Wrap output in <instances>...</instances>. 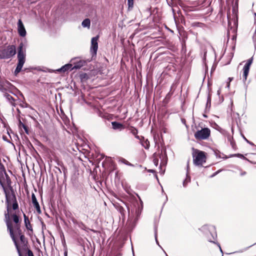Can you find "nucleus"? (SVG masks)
Masks as SVG:
<instances>
[{"instance_id": "nucleus-29", "label": "nucleus", "mask_w": 256, "mask_h": 256, "mask_svg": "<svg viewBox=\"0 0 256 256\" xmlns=\"http://www.w3.org/2000/svg\"><path fill=\"white\" fill-rule=\"evenodd\" d=\"M118 210L120 212L122 215L124 214L126 210L122 206H118Z\"/></svg>"}, {"instance_id": "nucleus-24", "label": "nucleus", "mask_w": 256, "mask_h": 256, "mask_svg": "<svg viewBox=\"0 0 256 256\" xmlns=\"http://www.w3.org/2000/svg\"><path fill=\"white\" fill-rule=\"evenodd\" d=\"M12 198L14 200V202L12 204V208L14 210H16L18 208V205L16 202L15 195H12Z\"/></svg>"}, {"instance_id": "nucleus-51", "label": "nucleus", "mask_w": 256, "mask_h": 256, "mask_svg": "<svg viewBox=\"0 0 256 256\" xmlns=\"http://www.w3.org/2000/svg\"><path fill=\"white\" fill-rule=\"evenodd\" d=\"M189 168V166H188V165H187V168L188 169Z\"/></svg>"}, {"instance_id": "nucleus-50", "label": "nucleus", "mask_w": 256, "mask_h": 256, "mask_svg": "<svg viewBox=\"0 0 256 256\" xmlns=\"http://www.w3.org/2000/svg\"><path fill=\"white\" fill-rule=\"evenodd\" d=\"M66 244V241H64V242H63V245L64 246Z\"/></svg>"}, {"instance_id": "nucleus-1", "label": "nucleus", "mask_w": 256, "mask_h": 256, "mask_svg": "<svg viewBox=\"0 0 256 256\" xmlns=\"http://www.w3.org/2000/svg\"><path fill=\"white\" fill-rule=\"evenodd\" d=\"M27 46V42L26 40L20 42L18 47V63L14 70V74L16 75L22 70L26 60V52Z\"/></svg>"}, {"instance_id": "nucleus-14", "label": "nucleus", "mask_w": 256, "mask_h": 256, "mask_svg": "<svg viewBox=\"0 0 256 256\" xmlns=\"http://www.w3.org/2000/svg\"><path fill=\"white\" fill-rule=\"evenodd\" d=\"M32 202L33 204V205L35 207L36 212L38 214H40L41 210H40V206L39 204L36 200V196L34 194H32Z\"/></svg>"}, {"instance_id": "nucleus-15", "label": "nucleus", "mask_w": 256, "mask_h": 256, "mask_svg": "<svg viewBox=\"0 0 256 256\" xmlns=\"http://www.w3.org/2000/svg\"><path fill=\"white\" fill-rule=\"evenodd\" d=\"M72 67L73 66L72 64H66L64 66H62L61 68L58 69L57 71L60 72H66L74 70V68H72Z\"/></svg>"}, {"instance_id": "nucleus-21", "label": "nucleus", "mask_w": 256, "mask_h": 256, "mask_svg": "<svg viewBox=\"0 0 256 256\" xmlns=\"http://www.w3.org/2000/svg\"><path fill=\"white\" fill-rule=\"evenodd\" d=\"M18 126L20 128H23L24 130V132H26V134H29L28 127L26 125H25L24 123H22L20 120H19V121H18Z\"/></svg>"}, {"instance_id": "nucleus-2", "label": "nucleus", "mask_w": 256, "mask_h": 256, "mask_svg": "<svg viewBox=\"0 0 256 256\" xmlns=\"http://www.w3.org/2000/svg\"><path fill=\"white\" fill-rule=\"evenodd\" d=\"M6 202L8 203L7 206V212H5L4 214V220L6 223L8 230L10 232V234L12 240H16L14 238V230L16 232H20V224H16V226L14 227V230L12 226V223L10 220V208L8 206L9 200L7 193L6 192Z\"/></svg>"}, {"instance_id": "nucleus-30", "label": "nucleus", "mask_w": 256, "mask_h": 256, "mask_svg": "<svg viewBox=\"0 0 256 256\" xmlns=\"http://www.w3.org/2000/svg\"><path fill=\"white\" fill-rule=\"evenodd\" d=\"M120 162H122L126 164L128 166H132V164H131L130 162H129L128 160H126V159L124 158H120L119 160Z\"/></svg>"}, {"instance_id": "nucleus-44", "label": "nucleus", "mask_w": 256, "mask_h": 256, "mask_svg": "<svg viewBox=\"0 0 256 256\" xmlns=\"http://www.w3.org/2000/svg\"><path fill=\"white\" fill-rule=\"evenodd\" d=\"M238 156L240 158H242V157L244 158V156L242 154H238Z\"/></svg>"}, {"instance_id": "nucleus-17", "label": "nucleus", "mask_w": 256, "mask_h": 256, "mask_svg": "<svg viewBox=\"0 0 256 256\" xmlns=\"http://www.w3.org/2000/svg\"><path fill=\"white\" fill-rule=\"evenodd\" d=\"M4 96L6 98L7 100L11 104L12 106H15L16 104L14 103V99L12 96L9 94L8 92L4 94Z\"/></svg>"}, {"instance_id": "nucleus-19", "label": "nucleus", "mask_w": 256, "mask_h": 256, "mask_svg": "<svg viewBox=\"0 0 256 256\" xmlns=\"http://www.w3.org/2000/svg\"><path fill=\"white\" fill-rule=\"evenodd\" d=\"M130 130V132L135 136V138L138 140H140V136H138V130L135 128L134 127V126H130V128H129Z\"/></svg>"}, {"instance_id": "nucleus-54", "label": "nucleus", "mask_w": 256, "mask_h": 256, "mask_svg": "<svg viewBox=\"0 0 256 256\" xmlns=\"http://www.w3.org/2000/svg\"><path fill=\"white\" fill-rule=\"evenodd\" d=\"M166 256H168L166 255Z\"/></svg>"}, {"instance_id": "nucleus-25", "label": "nucleus", "mask_w": 256, "mask_h": 256, "mask_svg": "<svg viewBox=\"0 0 256 256\" xmlns=\"http://www.w3.org/2000/svg\"><path fill=\"white\" fill-rule=\"evenodd\" d=\"M252 60H253V58L252 57L250 58H249L246 64L244 66V67L250 68V66H251L252 62Z\"/></svg>"}, {"instance_id": "nucleus-28", "label": "nucleus", "mask_w": 256, "mask_h": 256, "mask_svg": "<svg viewBox=\"0 0 256 256\" xmlns=\"http://www.w3.org/2000/svg\"><path fill=\"white\" fill-rule=\"evenodd\" d=\"M190 176H186V178L183 182V186L184 187H186L187 184L190 182Z\"/></svg>"}, {"instance_id": "nucleus-13", "label": "nucleus", "mask_w": 256, "mask_h": 256, "mask_svg": "<svg viewBox=\"0 0 256 256\" xmlns=\"http://www.w3.org/2000/svg\"><path fill=\"white\" fill-rule=\"evenodd\" d=\"M24 222L26 229L29 231V234L32 233V228L28 217L24 214Z\"/></svg>"}, {"instance_id": "nucleus-41", "label": "nucleus", "mask_w": 256, "mask_h": 256, "mask_svg": "<svg viewBox=\"0 0 256 256\" xmlns=\"http://www.w3.org/2000/svg\"><path fill=\"white\" fill-rule=\"evenodd\" d=\"M130 242H131V245H132V251L133 256H134V250H133L132 242V241H130Z\"/></svg>"}, {"instance_id": "nucleus-40", "label": "nucleus", "mask_w": 256, "mask_h": 256, "mask_svg": "<svg viewBox=\"0 0 256 256\" xmlns=\"http://www.w3.org/2000/svg\"><path fill=\"white\" fill-rule=\"evenodd\" d=\"M246 174V172H242L240 173V176H243L244 175H245Z\"/></svg>"}, {"instance_id": "nucleus-22", "label": "nucleus", "mask_w": 256, "mask_h": 256, "mask_svg": "<svg viewBox=\"0 0 256 256\" xmlns=\"http://www.w3.org/2000/svg\"><path fill=\"white\" fill-rule=\"evenodd\" d=\"M82 25L84 28H90V19L86 18L84 20L82 23Z\"/></svg>"}, {"instance_id": "nucleus-36", "label": "nucleus", "mask_w": 256, "mask_h": 256, "mask_svg": "<svg viewBox=\"0 0 256 256\" xmlns=\"http://www.w3.org/2000/svg\"><path fill=\"white\" fill-rule=\"evenodd\" d=\"M26 253H27L28 256H34L32 251L30 250H29Z\"/></svg>"}, {"instance_id": "nucleus-34", "label": "nucleus", "mask_w": 256, "mask_h": 256, "mask_svg": "<svg viewBox=\"0 0 256 256\" xmlns=\"http://www.w3.org/2000/svg\"><path fill=\"white\" fill-rule=\"evenodd\" d=\"M226 138H227V140H228L230 142H232L234 139H233V137L230 134H228L227 135H226Z\"/></svg>"}, {"instance_id": "nucleus-49", "label": "nucleus", "mask_w": 256, "mask_h": 256, "mask_svg": "<svg viewBox=\"0 0 256 256\" xmlns=\"http://www.w3.org/2000/svg\"><path fill=\"white\" fill-rule=\"evenodd\" d=\"M218 246L220 247V250L221 252H222V250L221 249L220 244H218Z\"/></svg>"}, {"instance_id": "nucleus-32", "label": "nucleus", "mask_w": 256, "mask_h": 256, "mask_svg": "<svg viewBox=\"0 0 256 256\" xmlns=\"http://www.w3.org/2000/svg\"><path fill=\"white\" fill-rule=\"evenodd\" d=\"M3 172L6 174L5 168L4 166L2 164L1 162H0V173L2 174Z\"/></svg>"}, {"instance_id": "nucleus-47", "label": "nucleus", "mask_w": 256, "mask_h": 256, "mask_svg": "<svg viewBox=\"0 0 256 256\" xmlns=\"http://www.w3.org/2000/svg\"><path fill=\"white\" fill-rule=\"evenodd\" d=\"M244 138L248 142H249V141L246 138L244 137Z\"/></svg>"}, {"instance_id": "nucleus-42", "label": "nucleus", "mask_w": 256, "mask_h": 256, "mask_svg": "<svg viewBox=\"0 0 256 256\" xmlns=\"http://www.w3.org/2000/svg\"><path fill=\"white\" fill-rule=\"evenodd\" d=\"M64 256H67V255H68L67 250H65L64 252Z\"/></svg>"}, {"instance_id": "nucleus-9", "label": "nucleus", "mask_w": 256, "mask_h": 256, "mask_svg": "<svg viewBox=\"0 0 256 256\" xmlns=\"http://www.w3.org/2000/svg\"><path fill=\"white\" fill-rule=\"evenodd\" d=\"M14 86L7 80H0V91L4 94L10 92Z\"/></svg>"}, {"instance_id": "nucleus-16", "label": "nucleus", "mask_w": 256, "mask_h": 256, "mask_svg": "<svg viewBox=\"0 0 256 256\" xmlns=\"http://www.w3.org/2000/svg\"><path fill=\"white\" fill-rule=\"evenodd\" d=\"M112 128L116 130H122L125 128L124 125L117 122H112Z\"/></svg>"}, {"instance_id": "nucleus-27", "label": "nucleus", "mask_w": 256, "mask_h": 256, "mask_svg": "<svg viewBox=\"0 0 256 256\" xmlns=\"http://www.w3.org/2000/svg\"><path fill=\"white\" fill-rule=\"evenodd\" d=\"M128 10H131L134 7V0H128Z\"/></svg>"}, {"instance_id": "nucleus-53", "label": "nucleus", "mask_w": 256, "mask_h": 256, "mask_svg": "<svg viewBox=\"0 0 256 256\" xmlns=\"http://www.w3.org/2000/svg\"><path fill=\"white\" fill-rule=\"evenodd\" d=\"M169 94H170V93H168V94H167L166 96H168Z\"/></svg>"}, {"instance_id": "nucleus-3", "label": "nucleus", "mask_w": 256, "mask_h": 256, "mask_svg": "<svg viewBox=\"0 0 256 256\" xmlns=\"http://www.w3.org/2000/svg\"><path fill=\"white\" fill-rule=\"evenodd\" d=\"M138 198L140 200V205L137 202L136 204H134V208L131 210V212H130V208L126 204L124 203L125 206H126L128 212V217L129 219H133L134 222L136 223L138 220L142 210V202L141 200L140 197L137 195Z\"/></svg>"}, {"instance_id": "nucleus-37", "label": "nucleus", "mask_w": 256, "mask_h": 256, "mask_svg": "<svg viewBox=\"0 0 256 256\" xmlns=\"http://www.w3.org/2000/svg\"><path fill=\"white\" fill-rule=\"evenodd\" d=\"M154 164L156 166H157L158 164V159H156V158H154Z\"/></svg>"}, {"instance_id": "nucleus-39", "label": "nucleus", "mask_w": 256, "mask_h": 256, "mask_svg": "<svg viewBox=\"0 0 256 256\" xmlns=\"http://www.w3.org/2000/svg\"><path fill=\"white\" fill-rule=\"evenodd\" d=\"M154 238H155V240H157V233H156V230H155V232H154Z\"/></svg>"}, {"instance_id": "nucleus-6", "label": "nucleus", "mask_w": 256, "mask_h": 256, "mask_svg": "<svg viewBox=\"0 0 256 256\" xmlns=\"http://www.w3.org/2000/svg\"><path fill=\"white\" fill-rule=\"evenodd\" d=\"M194 164L195 166H202L206 162L205 152L202 151L198 150L196 154H193Z\"/></svg>"}, {"instance_id": "nucleus-18", "label": "nucleus", "mask_w": 256, "mask_h": 256, "mask_svg": "<svg viewBox=\"0 0 256 256\" xmlns=\"http://www.w3.org/2000/svg\"><path fill=\"white\" fill-rule=\"evenodd\" d=\"M160 158L161 160L162 163L163 164L166 163L168 158L165 150L164 152H162V150L161 154L160 155Z\"/></svg>"}, {"instance_id": "nucleus-45", "label": "nucleus", "mask_w": 256, "mask_h": 256, "mask_svg": "<svg viewBox=\"0 0 256 256\" xmlns=\"http://www.w3.org/2000/svg\"><path fill=\"white\" fill-rule=\"evenodd\" d=\"M148 171H149V172H154V170H149Z\"/></svg>"}, {"instance_id": "nucleus-35", "label": "nucleus", "mask_w": 256, "mask_h": 256, "mask_svg": "<svg viewBox=\"0 0 256 256\" xmlns=\"http://www.w3.org/2000/svg\"><path fill=\"white\" fill-rule=\"evenodd\" d=\"M230 143L233 149H234V150L236 149V143L234 140L232 142H230Z\"/></svg>"}, {"instance_id": "nucleus-12", "label": "nucleus", "mask_w": 256, "mask_h": 256, "mask_svg": "<svg viewBox=\"0 0 256 256\" xmlns=\"http://www.w3.org/2000/svg\"><path fill=\"white\" fill-rule=\"evenodd\" d=\"M18 31L19 35L24 37L26 34V32L23 23L21 20H19L18 23Z\"/></svg>"}, {"instance_id": "nucleus-33", "label": "nucleus", "mask_w": 256, "mask_h": 256, "mask_svg": "<svg viewBox=\"0 0 256 256\" xmlns=\"http://www.w3.org/2000/svg\"><path fill=\"white\" fill-rule=\"evenodd\" d=\"M142 145L146 149H148L150 146L149 142L146 140L142 144Z\"/></svg>"}, {"instance_id": "nucleus-31", "label": "nucleus", "mask_w": 256, "mask_h": 256, "mask_svg": "<svg viewBox=\"0 0 256 256\" xmlns=\"http://www.w3.org/2000/svg\"><path fill=\"white\" fill-rule=\"evenodd\" d=\"M12 218L13 220L16 223V224H18L19 218L16 214H14L12 215Z\"/></svg>"}, {"instance_id": "nucleus-20", "label": "nucleus", "mask_w": 256, "mask_h": 256, "mask_svg": "<svg viewBox=\"0 0 256 256\" xmlns=\"http://www.w3.org/2000/svg\"><path fill=\"white\" fill-rule=\"evenodd\" d=\"M242 70H243L242 80L244 82H245L247 80V77H248L249 71H250V68L244 66Z\"/></svg>"}, {"instance_id": "nucleus-10", "label": "nucleus", "mask_w": 256, "mask_h": 256, "mask_svg": "<svg viewBox=\"0 0 256 256\" xmlns=\"http://www.w3.org/2000/svg\"><path fill=\"white\" fill-rule=\"evenodd\" d=\"M98 36H96L95 37H93L91 40V47H90V52L92 54V56L96 55L98 48Z\"/></svg>"}, {"instance_id": "nucleus-43", "label": "nucleus", "mask_w": 256, "mask_h": 256, "mask_svg": "<svg viewBox=\"0 0 256 256\" xmlns=\"http://www.w3.org/2000/svg\"><path fill=\"white\" fill-rule=\"evenodd\" d=\"M24 238V236L22 235L20 236V240H23V238Z\"/></svg>"}, {"instance_id": "nucleus-52", "label": "nucleus", "mask_w": 256, "mask_h": 256, "mask_svg": "<svg viewBox=\"0 0 256 256\" xmlns=\"http://www.w3.org/2000/svg\"><path fill=\"white\" fill-rule=\"evenodd\" d=\"M248 143H250V144H252V143L250 142H248Z\"/></svg>"}, {"instance_id": "nucleus-26", "label": "nucleus", "mask_w": 256, "mask_h": 256, "mask_svg": "<svg viewBox=\"0 0 256 256\" xmlns=\"http://www.w3.org/2000/svg\"><path fill=\"white\" fill-rule=\"evenodd\" d=\"M210 102H211V96L210 94H208L207 98V102L206 104V110L208 108L210 109Z\"/></svg>"}, {"instance_id": "nucleus-48", "label": "nucleus", "mask_w": 256, "mask_h": 256, "mask_svg": "<svg viewBox=\"0 0 256 256\" xmlns=\"http://www.w3.org/2000/svg\"><path fill=\"white\" fill-rule=\"evenodd\" d=\"M156 244H157L158 245V246H159V244H158V240H156Z\"/></svg>"}, {"instance_id": "nucleus-11", "label": "nucleus", "mask_w": 256, "mask_h": 256, "mask_svg": "<svg viewBox=\"0 0 256 256\" xmlns=\"http://www.w3.org/2000/svg\"><path fill=\"white\" fill-rule=\"evenodd\" d=\"M72 62L74 65L72 67V68L74 69H80L82 66H84L86 63V60H80L78 58H75L74 59L72 60Z\"/></svg>"}, {"instance_id": "nucleus-8", "label": "nucleus", "mask_w": 256, "mask_h": 256, "mask_svg": "<svg viewBox=\"0 0 256 256\" xmlns=\"http://www.w3.org/2000/svg\"><path fill=\"white\" fill-rule=\"evenodd\" d=\"M210 134V130L208 128H202L194 133V138L198 140H206Z\"/></svg>"}, {"instance_id": "nucleus-38", "label": "nucleus", "mask_w": 256, "mask_h": 256, "mask_svg": "<svg viewBox=\"0 0 256 256\" xmlns=\"http://www.w3.org/2000/svg\"><path fill=\"white\" fill-rule=\"evenodd\" d=\"M219 172V171H217L215 172H214L212 175L210 176V178H212L216 176L218 173Z\"/></svg>"}, {"instance_id": "nucleus-5", "label": "nucleus", "mask_w": 256, "mask_h": 256, "mask_svg": "<svg viewBox=\"0 0 256 256\" xmlns=\"http://www.w3.org/2000/svg\"><path fill=\"white\" fill-rule=\"evenodd\" d=\"M16 54V48L14 45L8 46L6 48L0 49V59H8Z\"/></svg>"}, {"instance_id": "nucleus-4", "label": "nucleus", "mask_w": 256, "mask_h": 256, "mask_svg": "<svg viewBox=\"0 0 256 256\" xmlns=\"http://www.w3.org/2000/svg\"><path fill=\"white\" fill-rule=\"evenodd\" d=\"M208 240H214L217 238V234L214 226L212 225L205 224L199 228Z\"/></svg>"}, {"instance_id": "nucleus-23", "label": "nucleus", "mask_w": 256, "mask_h": 256, "mask_svg": "<svg viewBox=\"0 0 256 256\" xmlns=\"http://www.w3.org/2000/svg\"><path fill=\"white\" fill-rule=\"evenodd\" d=\"M73 222L74 224H76L78 226L83 230L86 228V226L82 222H78L76 220H73Z\"/></svg>"}, {"instance_id": "nucleus-46", "label": "nucleus", "mask_w": 256, "mask_h": 256, "mask_svg": "<svg viewBox=\"0 0 256 256\" xmlns=\"http://www.w3.org/2000/svg\"><path fill=\"white\" fill-rule=\"evenodd\" d=\"M203 116H204V117L206 118H208V116L206 114H204Z\"/></svg>"}, {"instance_id": "nucleus-7", "label": "nucleus", "mask_w": 256, "mask_h": 256, "mask_svg": "<svg viewBox=\"0 0 256 256\" xmlns=\"http://www.w3.org/2000/svg\"><path fill=\"white\" fill-rule=\"evenodd\" d=\"M19 256L26 254L29 250L28 246V241H14Z\"/></svg>"}]
</instances>
